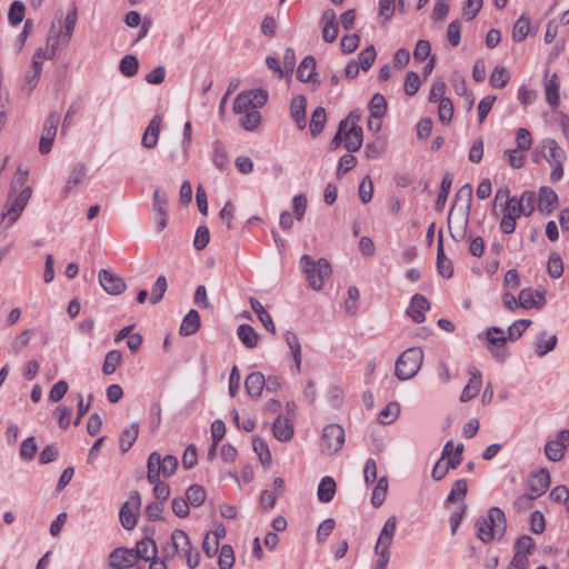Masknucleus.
<instances>
[{
	"instance_id": "e2e57ef3",
	"label": "nucleus",
	"mask_w": 569,
	"mask_h": 569,
	"mask_svg": "<svg viewBox=\"0 0 569 569\" xmlns=\"http://www.w3.org/2000/svg\"><path fill=\"white\" fill-rule=\"evenodd\" d=\"M453 116V104L449 98L441 99L438 108L439 120L443 124H448Z\"/></svg>"
},
{
	"instance_id": "393cba45",
	"label": "nucleus",
	"mask_w": 569,
	"mask_h": 569,
	"mask_svg": "<svg viewBox=\"0 0 569 569\" xmlns=\"http://www.w3.org/2000/svg\"><path fill=\"white\" fill-rule=\"evenodd\" d=\"M132 550L137 560L140 558L149 561L157 557V545L151 538L138 541L136 548Z\"/></svg>"
},
{
	"instance_id": "69168bd1",
	"label": "nucleus",
	"mask_w": 569,
	"mask_h": 569,
	"mask_svg": "<svg viewBox=\"0 0 569 569\" xmlns=\"http://www.w3.org/2000/svg\"><path fill=\"white\" fill-rule=\"evenodd\" d=\"M520 149H507L503 152L509 166L513 169H520L525 163V156Z\"/></svg>"
},
{
	"instance_id": "9d476101",
	"label": "nucleus",
	"mask_w": 569,
	"mask_h": 569,
	"mask_svg": "<svg viewBox=\"0 0 569 569\" xmlns=\"http://www.w3.org/2000/svg\"><path fill=\"white\" fill-rule=\"evenodd\" d=\"M397 527V517H389L380 531L378 540L375 546V555L390 558V547L393 541Z\"/></svg>"
},
{
	"instance_id": "13d9d810",
	"label": "nucleus",
	"mask_w": 569,
	"mask_h": 569,
	"mask_svg": "<svg viewBox=\"0 0 569 569\" xmlns=\"http://www.w3.org/2000/svg\"><path fill=\"white\" fill-rule=\"evenodd\" d=\"M32 333L31 329H26L16 336L11 342V351L16 355L21 352L29 345Z\"/></svg>"
},
{
	"instance_id": "c9c22d12",
	"label": "nucleus",
	"mask_w": 569,
	"mask_h": 569,
	"mask_svg": "<svg viewBox=\"0 0 569 569\" xmlns=\"http://www.w3.org/2000/svg\"><path fill=\"white\" fill-rule=\"evenodd\" d=\"M316 69V59L312 56L306 57L297 69V78L302 81L307 82L310 80H313V73Z\"/></svg>"
},
{
	"instance_id": "b1692460",
	"label": "nucleus",
	"mask_w": 569,
	"mask_h": 569,
	"mask_svg": "<svg viewBox=\"0 0 569 569\" xmlns=\"http://www.w3.org/2000/svg\"><path fill=\"white\" fill-rule=\"evenodd\" d=\"M272 432L279 441H288L293 436V425L289 419L278 416L272 425Z\"/></svg>"
},
{
	"instance_id": "5701e85b",
	"label": "nucleus",
	"mask_w": 569,
	"mask_h": 569,
	"mask_svg": "<svg viewBox=\"0 0 569 569\" xmlns=\"http://www.w3.org/2000/svg\"><path fill=\"white\" fill-rule=\"evenodd\" d=\"M266 378L259 372L250 373L244 380V388L247 393L252 398H259L264 389Z\"/></svg>"
},
{
	"instance_id": "6e6d98bb",
	"label": "nucleus",
	"mask_w": 569,
	"mask_h": 569,
	"mask_svg": "<svg viewBox=\"0 0 569 569\" xmlns=\"http://www.w3.org/2000/svg\"><path fill=\"white\" fill-rule=\"evenodd\" d=\"M86 176V166L83 163H78L73 167L70 172L69 179L67 181V190L71 191L76 187H78Z\"/></svg>"
},
{
	"instance_id": "423d86ee",
	"label": "nucleus",
	"mask_w": 569,
	"mask_h": 569,
	"mask_svg": "<svg viewBox=\"0 0 569 569\" xmlns=\"http://www.w3.org/2000/svg\"><path fill=\"white\" fill-rule=\"evenodd\" d=\"M360 116L355 111L340 121V129L343 130L345 148L349 152L358 151L362 146L363 134L362 128L359 126Z\"/></svg>"
},
{
	"instance_id": "680f3d73",
	"label": "nucleus",
	"mask_w": 569,
	"mask_h": 569,
	"mask_svg": "<svg viewBox=\"0 0 569 569\" xmlns=\"http://www.w3.org/2000/svg\"><path fill=\"white\" fill-rule=\"evenodd\" d=\"M461 26V21L459 19H456L451 21L447 28V40L453 47H457L460 43Z\"/></svg>"
},
{
	"instance_id": "473e14b6",
	"label": "nucleus",
	"mask_w": 569,
	"mask_h": 569,
	"mask_svg": "<svg viewBox=\"0 0 569 569\" xmlns=\"http://www.w3.org/2000/svg\"><path fill=\"white\" fill-rule=\"evenodd\" d=\"M452 182L453 174L451 172H446L442 177L440 191L435 203V208L437 211H442L448 199Z\"/></svg>"
},
{
	"instance_id": "6ab92c4d",
	"label": "nucleus",
	"mask_w": 569,
	"mask_h": 569,
	"mask_svg": "<svg viewBox=\"0 0 569 569\" xmlns=\"http://www.w3.org/2000/svg\"><path fill=\"white\" fill-rule=\"evenodd\" d=\"M560 78L557 73H552L550 78H546L545 80V92L546 100L551 109L558 108L560 103Z\"/></svg>"
},
{
	"instance_id": "39448f33",
	"label": "nucleus",
	"mask_w": 569,
	"mask_h": 569,
	"mask_svg": "<svg viewBox=\"0 0 569 569\" xmlns=\"http://www.w3.org/2000/svg\"><path fill=\"white\" fill-rule=\"evenodd\" d=\"M423 361V351L419 347H412L401 353L396 361L395 373L399 380H409L413 378Z\"/></svg>"
},
{
	"instance_id": "c03bdc74",
	"label": "nucleus",
	"mask_w": 569,
	"mask_h": 569,
	"mask_svg": "<svg viewBox=\"0 0 569 569\" xmlns=\"http://www.w3.org/2000/svg\"><path fill=\"white\" fill-rule=\"evenodd\" d=\"M187 500L192 507H200L206 500V490L200 485H192L187 489Z\"/></svg>"
},
{
	"instance_id": "7c9ffc66",
	"label": "nucleus",
	"mask_w": 569,
	"mask_h": 569,
	"mask_svg": "<svg viewBox=\"0 0 569 569\" xmlns=\"http://www.w3.org/2000/svg\"><path fill=\"white\" fill-rule=\"evenodd\" d=\"M557 341L558 339L556 335H547V332H541L535 342L536 353L539 357L546 356L556 348Z\"/></svg>"
},
{
	"instance_id": "052dcab7",
	"label": "nucleus",
	"mask_w": 569,
	"mask_h": 569,
	"mask_svg": "<svg viewBox=\"0 0 569 569\" xmlns=\"http://www.w3.org/2000/svg\"><path fill=\"white\" fill-rule=\"evenodd\" d=\"M531 325V320L529 319H520L515 321L509 328H508V339L511 341H515L519 339L522 333L529 328Z\"/></svg>"
},
{
	"instance_id": "ea45409f",
	"label": "nucleus",
	"mask_w": 569,
	"mask_h": 569,
	"mask_svg": "<svg viewBox=\"0 0 569 569\" xmlns=\"http://www.w3.org/2000/svg\"><path fill=\"white\" fill-rule=\"evenodd\" d=\"M388 487L389 483L387 477H381L372 491L371 503L375 508H379L385 502Z\"/></svg>"
},
{
	"instance_id": "4c0bfd02",
	"label": "nucleus",
	"mask_w": 569,
	"mask_h": 569,
	"mask_svg": "<svg viewBox=\"0 0 569 569\" xmlns=\"http://www.w3.org/2000/svg\"><path fill=\"white\" fill-rule=\"evenodd\" d=\"M284 340L291 351L297 370H300L301 366V345L297 335L292 331H286Z\"/></svg>"
},
{
	"instance_id": "bb28decb",
	"label": "nucleus",
	"mask_w": 569,
	"mask_h": 569,
	"mask_svg": "<svg viewBox=\"0 0 569 569\" xmlns=\"http://www.w3.org/2000/svg\"><path fill=\"white\" fill-rule=\"evenodd\" d=\"M470 376L471 377L469 379V382L463 388L461 396H460V401H462V402H467V401L471 400L472 398H475L478 395L480 387H481L480 372L478 370L473 369L472 371H470Z\"/></svg>"
},
{
	"instance_id": "cd10ccee",
	"label": "nucleus",
	"mask_w": 569,
	"mask_h": 569,
	"mask_svg": "<svg viewBox=\"0 0 569 569\" xmlns=\"http://www.w3.org/2000/svg\"><path fill=\"white\" fill-rule=\"evenodd\" d=\"M190 148L181 143L179 147L177 143L169 146L168 159L169 161L180 168L184 166L189 160Z\"/></svg>"
},
{
	"instance_id": "4be33fe9",
	"label": "nucleus",
	"mask_w": 569,
	"mask_h": 569,
	"mask_svg": "<svg viewBox=\"0 0 569 569\" xmlns=\"http://www.w3.org/2000/svg\"><path fill=\"white\" fill-rule=\"evenodd\" d=\"M558 204L557 193L549 187H542L539 191V211L546 214L551 213Z\"/></svg>"
},
{
	"instance_id": "4d7b16f0",
	"label": "nucleus",
	"mask_w": 569,
	"mask_h": 569,
	"mask_svg": "<svg viewBox=\"0 0 569 569\" xmlns=\"http://www.w3.org/2000/svg\"><path fill=\"white\" fill-rule=\"evenodd\" d=\"M234 563V553L230 545H223L220 549L218 565L220 569H231Z\"/></svg>"
},
{
	"instance_id": "f03ea898",
	"label": "nucleus",
	"mask_w": 569,
	"mask_h": 569,
	"mask_svg": "<svg viewBox=\"0 0 569 569\" xmlns=\"http://www.w3.org/2000/svg\"><path fill=\"white\" fill-rule=\"evenodd\" d=\"M476 536L485 543L495 539H501L507 529L506 516L498 507L488 510L487 516H481L475 523Z\"/></svg>"
},
{
	"instance_id": "72a5a7b5",
	"label": "nucleus",
	"mask_w": 569,
	"mask_h": 569,
	"mask_svg": "<svg viewBox=\"0 0 569 569\" xmlns=\"http://www.w3.org/2000/svg\"><path fill=\"white\" fill-rule=\"evenodd\" d=\"M238 338L247 348H254L259 342V335L249 325H240L237 330Z\"/></svg>"
},
{
	"instance_id": "8fccbe9b",
	"label": "nucleus",
	"mask_w": 569,
	"mask_h": 569,
	"mask_svg": "<svg viewBox=\"0 0 569 569\" xmlns=\"http://www.w3.org/2000/svg\"><path fill=\"white\" fill-rule=\"evenodd\" d=\"M399 413V405L397 402H390L379 412L378 419L382 425H388L393 422Z\"/></svg>"
},
{
	"instance_id": "864d4df0",
	"label": "nucleus",
	"mask_w": 569,
	"mask_h": 569,
	"mask_svg": "<svg viewBox=\"0 0 569 569\" xmlns=\"http://www.w3.org/2000/svg\"><path fill=\"white\" fill-rule=\"evenodd\" d=\"M26 7L21 1H13L8 12L9 22L12 26H18L24 18Z\"/></svg>"
},
{
	"instance_id": "de8ad7c7",
	"label": "nucleus",
	"mask_w": 569,
	"mask_h": 569,
	"mask_svg": "<svg viewBox=\"0 0 569 569\" xmlns=\"http://www.w3.org/2000/svg\"><path fill=\"white\" fill-rule=\"evenodd\" d=\"M510 79L508 70L502 66H497L490 76V84L495 89L503 88Z\"/></svg>"
},
{
	"instance_id": "0e129e2a",
	"label": "nucleus",
	"mask_w": 569,
	"mask_h": 569,
	"mask_svg": "<svg viewBox=\"0 0 569 569\" xmlns=\"http://www.w3.org/2000/svg\"><path fill=\"white\" fill-rule=\"evenodd\" d=\"M213 162L220 170L224 169L228 163V154L226 148L220 141L213 142Z\"/></svg>"
},
{
	"instance_id": "58836bf2",
	"label": "nucleus",
	"mask_w": 569,
	"mask_h": 569,
	"mask_svg": "<svg viewBox=\"0 0 569 569\" xmlns=\"http://www.w3.org/2000/svg\"><path fill=\"white\" fill-rule=\"evenodd\" d=\"M530 32V18L522 14L513 24L512 39L516 42H521Z\"/></svg>"
},
{
	"instance_id": "20e7f679",
	"label": "nucleus",
	"mask_w": 569,
	"mask_h": 569,
	"mask_svg": "<svg viewBox=\"0 0 569 569\" xmlns=\"http://www.w3.org/2000/svg\"><path fill=\"white\" fill-rule=\"evenodd\" d=\"M300 264L310 287L316 291L323 288L325 281L332 273L329 262L323 258L315 261L309 254H303Z\"/></svg>"
},
{
	"instance_id": "dca6fc26",
	"label": "nucleus",
	"mask_w": 569,
	"mask_h": 569,
	"mask_svg": "<svg viewBox=\"0 0 569 569\" xmlns=\"http://www.w3.org/2000/svg\"><path fill=\"white\" fill-rule=\"evenodd\" d=\"M162 130V117L160 114L154 116L149 124L147 126L142 138L141 144L146 149H154L158 144L159 137Z\"/></svg>"
},
{
	"instance_id": "ddd939ff",
	"label": "nucleus",
	"mask_w": 569,
	"mask_h": 569,
	"mask_svg": "<svg viewBox=\"0 0 569 569\" xmlns=\"http://www.w3.org/2000/svg\"><path fill=\"white\" fill-rule=\"evenodd\" d=\"M98 279L103 290L109 295H121L127 288L124 280L108 269H101L98 273Z\"/></svg>"
},
{
	"instance_id": "a19ab883",
	"label": "nucleus",
	"mask_w": 569,
	"mask_h": 569,
	"mask_svg": "<svg viewBox=\"0 0 569 569\" xmlns=\"http://www.w3.org/2000/svg\"><path fill=\"white\" fill-rule=\"evenodd\" d=\"M122 361V353L119 350L109 351L102 365V372L106 376L112 375Z\"/></svg>"
},
{
	"instance_id": "c756f323",
	"label": "nucleus",
	"mask_w": 569,
	"mask_h": 569,
	"mask_svg": "<svg viewBox=\"0 0 569 569\" xmlns=\"http://www.w3.org/2000/svg\"><path fill=\"white\" fill-rule=\"evenodd\" d=\"M200 323L199 312L192 309L184 316L179 332L181 336H191L199 330Z\"/></svg>"
},
{
	"instance_id": "2eb2a0df",
	"label": "nucleus",
	"mask_w": 569,
	"mask_h": 569,
	"mask_svg": "<svg viewBox=\"0 0 569 569\" xmlns=\"http://www.w3.org/2000/svg\"><path fill=\"white\" fill-rule=\"evenodd\" d=\"M472 203V187L470 183L463 184L456 193L453 203L449 212H453L456 208L461 211V218L468 223Z\"/></svg>"
},
{
	"instance_id": "6e6552de",
	"label": "nucleus",
	"mask_w": 569,
	"mask_h": 569,
	"mask_svg": "<svg viewBox=\"0 0 569 569\" xmlns=\"http://www.w3.org/2000/svg\"><path fill=\"white\" fill-rule=\"evenodd\" d=\"M267 100L268 94L262 89L243 91L236 97L232 110L237 114L248 112L249 109L263 107Z\"/></svg>"
},
{
	"instance_id": "a878e982",
	"label": "nucleus",
	"mask_w": 569,
	"mask_h": 569,
	"mask_svg": "<svg viewBox=\"0 0 569 569\" xmlns=\"http://www.w3.org/2000/svg\"><path fill=\"white\" fill-rule=\"evenodd\" d=\"M542 148L547 151L543 158L548 161V163H553L557 161H563L566 158L565 151L559 147L558 142L552 138H547L542 140Z\"/></svg>"
},
{
	"instance_id": "412c9836",
	"label": "nucleus",
	"mask_w": 569,
	"mask_h": 569,
	"mask_svg": "<svg viewBox=\"0 0 569 569\" xmlns=\"http://www.w3.org/2000/svg\"><path fill=\"white\" fill-rule=\"evenodd\" d=\"M306 107L307 101L303 96H296L292 98L290 103V114L299 129L306 128Z\"/></svg>"
},
{
	"instance_id": "aec40b11",
	"label": "nucleus",
	"mask_w": 569,
	"mask_h": 569,
	"mask_svg": "<svg viewBox=\"0 0 569 569\" xmlns=\"http://www.w3.org/2000/svg\"><path fill=\"white\" fill-rule=\"evenodd\" d=\"M171 540H172V551L169 552L164 550L167 553L164 556L166 559L173 558L176 552H187L190 550V540L188 535L180 529H176L171 533Z\"/></svg>"
},
{
	"instance_id": "338daca9",
	"label": "nucleus",
	"mask_w": 569,
	"mask_h": 569,
	"mask_svg": "<svg viewBox=\"0 0 569 569\" xmlns=\"http://www.w3.org/2000/svg\"><path fill=\"white\" fill-rule=\"evenodd\" d=\"M37 442L34 437H29L20 446V456L24 460H31L37 453Z\"/></svg>"
},
{
	"instance_id": "e433bc0d",
	"label": "nucleus",
	"mask_w": 569,
	"mask_h": 569,
	"mask_svg": "<svg viewBox=\"0 0 569 569\" xmlns=\"http://www.w3.org/2000/svg\"><path fill=\"white\" fill-rule=\"evenodd\" d=\"M139 435V425L137 422L131 423L126 428L120 436V450L127 452L134 443Z\"/></svg>"
},
{
	"instance_id": "37998d69",
	"label": "nucleus",
	"mask_w": 569,
	"mask_h": 569,
	"mask_svg": "<svg viewBox=\"0 0 569 569\" xmlns=\"http://www.w3.org/2000/svg\"><path fill=\"white\" fill-rule=\"evenodd\" d=\"M516 202L521 209L523 216L529 217L535 210L536 194L533 191H525L520 198H516Z\"/></svg>"
},
{
	"instance_id": "79ce46f5",
	"label": "nucleus",
	"mask_w": 569,
	"mask_h": 569,
	"mask_svg": "<svg viewBox=\"0 0 569 569\" xmlns=\"http://www.w3.org/2000/svg\"><path fill=\"white\" fill-rule=\"evenodd\" d=\"M252 448L254 452L259 456L261 463L264 466H269L271 462V452L266 440L258 436L254 437L252 440Z\"/></svg>"
},
{
	"instance_id": "774afa93",
	"label": "nucleus",
	"mask_w": 569,
	"mask_h": 569,
	"mask_svg": "<svg viewBox=\"0 0 569 569\" xmlns=\"http://www.w3.org/2000/svg\"><path fill=\"white\" fill-rule=\"evenodd\" d=\"M261 123V114L259 111H248L247 114L241 120V126L248 130H256Z\"/></svg>"
},
{
	"instance_id": "49530a36",
	"label": "nucleus",
	"mask_w": 569,
	"mask_h": 569,
	"mask_svg": "<svg viewBox=\"0 0 569 569\" xmlns=\"http://www.w3.org/2000/svg\"><path fill=\"white\" fill-rule=\"evenodd\" d=\"M120 72L126 77H133L139 69V61L136 56L127 54L119 63Z\"/></svg>"
},
{
	"instance_id": "9b49d317",
	"label": "nucleus",
	"mask_w": 569,
	"mask_h": 569,
	"mask_svg": "<svg viewBox=\"0 0 569 569\" xmlns=\"http://www.w3.org/2000/svg\"><path fill=\"white\" fill-rule=\"evenodd\" d=\"M141 506V497L138 491L131 492L129 500L126 501L119 512L121 526L127 530H132L137 525L136 510Z\"/></svg>"
},
{
	"instance_id": "bf43d9fd",
	"label": "nucleus",
	"mask_w": 569,
	"mask_h": 569,
	"mask_svg": "<svg viewBox=\"0 0 569 569\" xmlns=\"http://www.w3.org/2000/svg\"><path fill=\"white\" fill-rule=\"evenodd\" d=\"M377 52L373 46H369L358 54V64L363 71H367L375 62Z\"/></svg>"
},
{
	"instance_id": "2f4dec72",
	"label": "nucleus",
	"mask_w": 569,
	"mask_h": 569,
	"mask_svg": "<svg viewBox=\"0 0 569 569\" xmlns=\"http://www.w3.org/2000/svg\"><path fill=\"white\" fill-rule=\"evenodd\" d=\"M335 493H336L335 480L331 477L322 478L318 486V490H317V496H318L319 501H321L323 503H328L333 499Z\"/></svg>"
},
{
	"instance_id": "5fc2aeb1",
	"label": "nucleus",
	"mask_w": 569,
	"mask_h": 569,
	"mask_svg": "<svg viewBox=\"0 0 569 569\" xmlns=\"http://www.w3.org/2000/svg\"><path fill=\"white\" fill-rule=\"evenodd\" d=\"M547 270L549 276L553 279H558L563 274V262L558 253L553 252L550 254Z\"/></svg>"
},
{
	"instance_id": "603ef678",
	"label": "nucleus",
	"mask_w": 569,
	"mask_h": 569,
	"mask_svg": "<svg viewBox=\"0 0 569 569\" xmlns=\"http://www.w3.org/2000/svg\"><path fill=\"white\" fill-rule=\"evenodd\" d=\"M468 486L465 479H458L453 482L451 490L447 497V502L452 503L458 499H463L467 495Z\"/></svg>"
},
{
	"instance_id": "f3484780",
	"label": "nucleus",
	"mask_w": 569,
	"mask_h": 569,
	"mask_svg": "<svg viewBox=\"0 0 569 569\" xmlns=\"http://www.w3.org/2000/svg\"><path fill=\"white\" fill-rule=\"evenodd\" d=\"M133 550L128 548H117L109 556V565L114 569H128L136 563Z\"/></svg>"
},
{
	"instance_id": "f257e3e1",
	"label": "nucleus",
	"mask_w": 569,
	"mask_h": 569,
	"mask_svg": "<svg viewBox=\"0 0 569 569\" xmlns=\"http://www.w3.org/2000/svg\"><path fill=\"white\" fill-rule=\"evenodd\" d=\"M78 20V8L72 4L66 17L58 14L51 22L47 37L46 59H53L60 49L66 48L72 39Z\"/></svg>"
},
{
	"instance_id": "f8f14e48",
	"label": "nucleus",
	"mask_w": 569,
	"mask_h": 569,
	"mask_svg": "<svg viewBox=\"0 0 569 569\" xmlns=\"http://www.w3.org/2000/svg\"><path fill=\"white\" fill-rule=\"evenodd\" d=\"M569 447V430L565 429L558 432L557 438L545 445L546 457L553 462L560 461Z\"/></svg>"
},
{
	"instance_id": "1a4fd4ad",
	"label": "nucleus",
	"mask_w": 569,
	"mask_h": 569,
	"mask_svg": "<svg viewBox=\"0 0 569 569\" xmlns=\"http://www.w3.org/2000/svg\"><path fill=\"white\" fill-rule=\"evenodd\" d=\"M59 123H60V113L57 111L50 112L44 121L42 134H41L40 141H39V152L41 154H47L50 152L53 141H54V138L58 132Z\"/></svg>"
},
{
	"instance_id": "c85d7f7f",
	"label": "nucleus",
	"mask_w": 569,
	"mask_h": 569,
	"mask_svg": "<svg viewBox=\"0 0 569 569\" xmlns=\"http://www.w3.org/2000/svg\"><path fill=\"white\" fill-rule=\"evenodd\" d=\"M250 306L252 311L257 315L258 319L267 331L276 335V326L272 321L271 316L266 311L263 306L256 298H250Z\"/></svg>"
},
{
	"instance_id": "09e8293b",
	"label": "nucleus",
	"mask_w": 569,
	"mask_h": 569,
	"mask_svg": "<svg viewBox=\"0 0 569 569\" xmlns=\"http://www.w3.org/2000/svg\"><path fill=\"white\" fill-rule=\"evenodd\" d=\"M369 108L371 111V118L379 120L387 109V101L381 93H376L370 100Z\"/></svg>"
},
{
	"instance_id": "4468645a",
	"label": "nucleus",
	"mask_w": 569,
	"mask_h": 569,
	"mask_svg": "<svg viewBox=\"0 0 569 569\" xmlns=\"http://www.w3.org/2000/svg\"><path fill=\"white\" fill-rule=\"evenodd\" d=\"M550 486V473L542 468L532 475L528 480L529 492L525 496L528 500H533L543 495Z\"/></svg>"
},
{
	"instance_id": "0eeeda50",
	"label": "nucleus",
	"mask_w": 569,
	"mask_h": 569,
	"mask_svg": "<svg viewBox=\"0 0 569 569\" xmlns=\"http://www.w3.org/2000/svg\"><path fill=\"white\" fill-rule=\"evenodd\" d=\"M345 443V430L338 423H330L322 430L320 450L322 453L332 456L337 453Z\"/></svg>"
},
{
	"instance_id": "a211bd4d",
	"label": "nucleus",
	"mask_w": 569,
	"mask_h": 569,
	"mask_svg": "<svg viewBox=\"0 0 569 569\" xmlns=\"http://www.w3.org/2000/svg\"><path fill=\"white\" fill-rule=\"evenodd\" d=\"M430 305L426 297L416 293L410 301V306L407 310L408 316L416 322L421 323L425 321V311L429 310Z\"/></svg>"
},
{
	"instance_id": "7ed1b4c3",
	"label": "nucleus",
	"mask_w": 569,
	"mask_h": 569,
	"mask_svg": "<svg viewBox=\"0 0 569 569\" xmlns=\"http://www.w3.org/2000/svg\"><path fill=\"white\" fill-rule=\"evenodd\" d=\"M31 193L32 189L30 186L23 187V189L20 192H9L8 199L3 206V210L1 213L0 226H2L3 228H8L20 218L26 206L28 204Z\"/></svg>"
},
{
	"instance_id": "3c124183",
	"label": "nucleus",
	"mask_w": 569,
	"mask_h": 569,
	"mask_svg": "<svg viewBox=\"0 0 569 569\" xmlns=\"http://www.w3.org/2000/svg\"><path fill=\"white\" fill-rule=\"evenodd\" d=\"M168 288L167 279L163 274L159 276L151 289L150 302L156 305L161 301Z\"/></svg>"
},
{
	"instance_id": "a18cd8bd",
	"label": "nucleus",
	"mask_w": 569,
	"mask_h": 569,
	"mask_svg": "<svg viewBox=\"0 0 569 569\" xmlns=\"http://www.w3.org/2000/svg\"><path fill=\"white\" fill-rule=\"evenodd\" d=\"M148 471H147V479L149 482H153L160 477V453L154 451L151 452L148 458Z\"/></svg>"
},
{
	"instance_id": "f704fd0d",
	"label": "nucleus",
	"mask_w": 569,
	"mask_h": 569,
	"mask_svg": "<svg viewBox=\"0 0 569 569\" xmlns=\"http://www.w3.org/2000/svg\"><path fill=\"white\" fill-rule=\"evenodd\" d=\"M327 121V113L325 108L317 107L311 116L309 129L312 137L320 134L325 128Z\"/></svg>"
}]
</instances>
